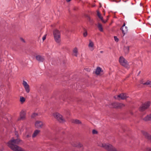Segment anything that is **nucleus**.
Returning a JSON list of instances; mask_svg holds the SVG:
<instances>
[{"mask_svg": "<svg viewBox=\"0 0 151 151\" xmlns=\"http://www.w3.org/2000/svg\"><path fill=\"white\" fill-rule=\"evenodd\" d=\"M89 18V20L90 21V18Z\"/></svg>", "mask_w": 151, "mask_h": 151, "instance_id": "39", "label": "nucleus"}, {"mask_svg": "<svg viewBox=\"0 0 151 151\" xmlns=\"http://www.w3.org/2000/svg\"><path fill=\"white\" fill-rule=\"evenodd\" d=\"M40 132V131L39 130L36 129L35 130L32 135V137L34 138L36 137L39 134Z\"/></svg>", "mask_w": 151, "mask_h": 151, "instance_id": "16", "label": "nucleus"}, {"mask_svg": "<svg viewBox=\"0 0 151 151\" xmlns=\"http://www.w3.org/2000/svg\"><path fill=\"white\" fill-rule=\"evenodd\" d=\"M119 61L121 65L125 67L126 68H129V66L127 61L122 56L120 57Z\"/></svg>", "mask_w": 151, "mask_h": 151, "instance_id": "5", "label": "nucleus"}, {"mask_svg": "<svg viewBox=\"0 0 151 151\" xmlns=\"http://www.w3.org/2000/svg\"><path fill=\"white\" fill-rule=\"evenodd\" d=\"M101 147H104L108 151H117V150L111 145L108 143H101L98 144Z\"/></svg>", "mask_w": 151, "mask_h": 151, "instance_id": "2", "label": "nucleus"}, {"mask_svg": "<svg viewBox=\"0 0 151 151\" xmlns=\"http://www.w3.org/2000/svg\"><path fill=\"white\" fill-rule=\"evenodd\" d=\"M89 44L88 45V47L90 48H92L94 46V43L91 40H89Z\"/></svg>", "mask_w": 151, "mask_h": 151, "instance_id": "21", "label": "nucleus"}, {"mask_svg": "<svg viewBox=\"0 0 151 151\" xmlns=\"http://www.w3.org/2000/svg\"><path fill=\"white\" fill-rule=\"evenodd\" d=\"M44 125V123L42 121L37 120L35 121V127L37 129L42 128Z\"/></svg>", "mask_w": 151, "mask_h": 151, "instance_id": "7", "label": "nucleus"}, {"mask_svg": "<svg viewBox=\"0 0 151 151\" xmlns=\"http://www.w3.org/2000/svg\"><path fill=\"white\" fill-rule=\"evenodd\" d=\"M149 106V104H141L139 109L140 111H143L148 108Z\"/></svg>", "mask_w": 151, "mask_h": 151, "instance_id": "9", "label": "nucleus"}, {"mask_svg": "<svg viewBox=\"0 0 151 151\" xmlns=\"http://www.w3.org/2000/svg\"><path fill=\"white\" fill-rule=\"evenodd\" d=\"M122 33H123V36H124L125 33L127 31V27L125 26V24L124 23L121 28Z\"/></svg>", "mask_w": 151, "mask_h": 151, "instance_id": "11", "label": "nucleus"}, {"mask_svg": "<svg viewBox=\"0 0 151 151\" xmlns=\"http://www.w3.org/2000/svg\"><path fill=\"white\" fill-rule=\"evenodd\" d=\"M73 55L76 57L77 56L78 53V49L76 47H75L73 50Z\"/></svg>", "mask_w": 151, "mask_h": 151, "instance_id": "17", "label": "nucleus"}, {"mask_svg": "<svg viewBox=\"0 0 151 151\" xmlns=\"http://www.w3.org/2000/svg\"><path fill=\"white\" fill-rule=\"evenodd\" d=\"M124 51L125 53L127 54L129 52V47H127L124 48Z\"/></svg>", "mask_w": 151, "mask_h": 151, "instance_id": "24", "label": "nucleus"}, {"mask_svg": "<svg viewBox=\"0 0 151 151\" xmlns=\"http://www.w3.org/2000/svg\"><path fill=\"white\" fill-rule=\"evenodd\" d=\"M98 27L99 30L101 32H103V30L101 24L98 23L97 26Z\"/></svg>", "mask_w": 151, "mask_h": 151, "instance_id": "20", "label": "nucleus"}, {"mask_svg": "<svg viewBox=\"0 0 151 151\" xmlns=\"http://www.w3.org/2000/svg\"><path fill=\"white\" fill-rule=\"evenodd\" d=\"M75 146L76 147H82L83 145L81 143L79 142L78 143L77 145H75Z\"/></svg>", "mask_w": 151, "mask_h": 151, "instance_id": "26", "label": "nucleus"}, {"mask_svg": "<svg viewBox=\"0 0 151 151\" xmlns=\"http://www.w3.org/2000/svg\"><path fill=\"white\" fill-rule=\"evenodd\" d=\"M143 120L145 121H148L151 120V113L147 115L143 119Z\"/></svg>", "mask_w": 151, "mask_h": 151, "instance_id": "15", "label": "nucleus"}, {"mask_svg": "<svg viewBox=\"0 0 151 151\" xmlns=\"http://www.w3.org/2000/svg\"><path fill=\"white\" fill-rule=\"evenodd\" d=\"M53 35L55 40L57 43H59L60 41V34L59 31L57 29L53 31Z\"/></svg>", "mask_w": 151, "mask_h": 151, "instance_id": "4", "label": "nucleus"}, {"mask_svg": "<svg viewBox=\"0 0 151 151\" xmlns=\"http://www.w3.org/2000/svg\"><path fill=\"white\" fill-rule=\"evenodd\" d=\"M110 107L116 109H120L124 106L123 104H110Z\"/></svg>", "mask_w": 151, "mask_h": 151, "instance_id": "12", "label": "nucleus"}, {"mask_svg": "<svg viewBox=\"0 0 151 151\" xmlns=\"http://www.w3.org/2000/svg\"><path fill=\"white\" fill-rule=\"evenodd\" d=\"M127 96L125 93H122L118 95L115 96H114V98L118 100H124L126 99Z\"/></svg>", "mask_w": 151, "mask_h": 151, "instance_id": "6", "label": "nucleus"}, {"mask_svg": "<svg viewBox=\"0 0 151 151\" xmlns=\"http://www.w3.org/2000/svg\"><path fill=\"white\" fill-rule=\"evenodd\" d=\"M72 122L73 123L77 124H80L81 123V121L77 119L73 120L72 121Z\"/></svg>", "mask_w": 151, "mask_h": 151, "instance_id": "19", "label": "nucleus"}, {"mask_svg": "<svg viewBox=\"0 0 151 151\" xmlns=\"http://www.w3.org/2000/svg\"><path fill=\"white\" fill-rule=\"evenodd\" d=\"M53 116L54 118L60 123H63L65 121L63 116L58 112H55L53 113Z\"/></svg>", "mask_w": 151, "mask_h": 151, "instance_id": "3", "label": "nucleus"}, {"mask_svg": "<svg viewBox=\"0 0 151 151\" xmlns=\"http://www.w3.org/2000/svg\"><path fill=\"white\" fill-rule=\"evenodd\" d=\"M151 103V102L150 101H148L146 104H150Z\"/></svg>", "mask_w": 151, "mask_h": 151, "instance_id": "35", "label": "nucleus"}, {"mask_svg": "<svg viewBox=\"0 0 151 151\" xmlns=\"http://www.w3.org/2000/svg\"><path fill=\"white\" fill-rule=\"evenodd\" d=\"M146 150L147 151H151V148L147 147L146 148Z\"/></svg>", "mask_w": 151, "mask_h": 151, "instance_id": "32", "label": "nucleus"}, {"mask_svg": "<svg viewBox=\"0 0 151 151\" xmlns=\"http://www.w3.org/2000/svg\"><path fill=\"white\" fill-rule=\"evenodd\" d=\"M67 2H70L71 0H66Z\"/></svg>", "mask_w": 151, "mask_h": 151, "instance_id": "36", "label": "nucleus"}, {"mask_svg": "<svg viewBox=\"0 0 151 151\" xmlns=\"http://www.w3.org/2000/svg\"><path fill=\"white\" fill-rule=\"evenodd\" d=\"M93 49L91 48V51H93Z\"/></svg>", "mask_w": 151, "mask_h": 151, "instance_id": "37", "label": "nucleus"}, {"mask_svg": "<svg viewBox=\"0 0 151 151\" xmlns=\"http://www.w3.org/2000/svg\"><path fill=\"white\" fill-rule=\"evenodd\" d=\"M26 112L25 111L22 110L20 114L19 119L24 120L25 119Z\"/></svg>", "mask_w": 151, "mask_h": 151, "instance_id": "10", "label": "nucleus"}, {"mask_svg": "<svg viewBox=\"0 0 151 151\" xmlns=\"http://www.w3.org/2000/svg\"><path fill=\"white\" fill-rule=\"evenodd\" d=\"M145 82H144V80L143 79H142L140 81V83L141 84H143L144 85V83H145Z\"/></svg>", "mask_w": 151, "mask_h": 151, "instance_id": "31", "label": "nucleus"}, {"mask_svg": "<svg viewBox=\"0 0 151 151\" xmlns=\"http://www.w3.org/2000/svg\"><path fill=\"white\" fill-rule=\"evenodd\" d=\"M25 100L24 98L23 97H20V101L22 103Z\"/></svg>", "mask_w": 151, "mask_h": 151, "instance_id": "27", "label": "nucleus"}, {"mask_svg": "<svg viewBox=\"0 0 151 151\" xmlns=\"http://www.w3.org/2000/svg\"><path fill=\"white\" fill-rule=\"evenodd\" d=\"M36 60L40 62H43L45 60V58L43 56L40 55H37L36 56Z\"/></svg>", "mask_w": 151, "mask_h": 151, "instance_id": "13", "label": "nucleus"}, {"mask_svg": "<svg viewBox=\"0 0 151 151\" xmlns=\"http://www.w3.org/2000/svg\"><path fill=\"white\" fill-rule=\"evenodd\" d=\"M46 36V35H45L44 36H43V37H42V40L43 41H44V40H45V39Z\"/></svg>", "mask_w": 151, "mask_h": 151, "instance_id": "34", "label": "nucleus"}, {"mask_svg": "<svg viewBox=\"0 0 151 151\" xmlns=\"http://www.w3.org/2000/svg\"><path fill=\"white\" fill-rule=\"evenodd\" d=\"M37 115L38 114L37 113H34L32 114L31 117L32 118H34L35 117L37 116Z\"/></svg>", "mask_w": 151, "mask_h": 151, "instance_id": "25", "label": "nucleus"}, {"mask_svg": "<svg viewBox=\"0 0 151 151\" xmlns=\"http://www.w3.org/2000/svg\"><path fill=\"white\" fill-rule=\"evenodd\" d=\"M83 36L84 37H86L87 35V32L85 30H84V32L83 33Z\"/></svg>", "mask_w": 151, "mask_h": 151, "instance_id": "28", "label": "nucleus"}, {"mask_svg": "<svg viewBox=\"0 0 151 151\" xmlns=\"http://www.w3.org/2000/svg\"><path fill=\"white\" fill-rule=\"evenodd\" d=\"M97 132L96 130L93 129L92 131V133L93 134H97Z\"/></svg>", "mask_w": 151, "mask_h": 151, "instance_id": "30", "label": "nucleus"}, {"mask_svg": "<svg viewBox=\"0 0 151 151\" xmlns=\"http://www.w3.org/2000/svg\"><path fill=\"white\" fill-rule=\"evenodd\" d=\"M142 134H143L148 139L151 140V135H149L147 132L142 131Z\"/></svg>", "mask_w": 151, "mask_h": 151, "instance_id": "14", "label": "nucleus"}, {"mask_svg": "<svg viewBox=\"0 0 151 151\" xmlns=\"http://www.w3.org/2000/svg\"><path fill=\"white\" fill-rule=\"evenodd\" d=\"M25 137H26L27 138H29L30 137L31 135H29V134H26L25 135Z\"/></svg>", "mask_w": 151, "mask_h": 151, "instance_id": "33", "label": "nucleus"}, {"mask_svg": "<svg viewBox=\"0 0 151 151\" xmlns=\"http://www.w3.org/2000/svg\"><path fill=\"white\" fill-rule=\"evenodd\" d=\"M114 38L115 41L116 42H118L119 40V39L116 36H114Z\"/></svg>", "mask_w": 151, "mask_h": 151, "instance_id": "29", "label": "nucleus"}, {"mask_svg": "<svg viewBox=\"0 0 151 151\" xmlns=\"http://www.w3.org/2000/svg\"><path fill=\"white\" fill-rule=\"evenodd\" d=\"M97 15L101 19L102 21L104 23H105L106 22L104 21L103 19V17L101 16L99 12H97Z\"/></svg>", "mask_w": 151, "mask_h": 151, "instance_id": "22", "label": "nucleus"}, {"mask_svg": "<svg viewBox=\"0 0 151 151\" xmlns=\"http://www.w3.org/2000/svg\"><path fill=\"white\" fill-rule=\"evenodd\" d=\"M102 51H101V52L102 53Z\"/></svg>", "mask_w": 151, "mask_h": 151, "instance_id": "40", "label": "nucleus"}, {"mask_svg": "<svg viewBox=\"0 0 151 151\" xmlns=\"http://www.w3.org/2000/svg\"><path fill=\"white\" fill-rule=\"evenodd\" d=\"M22 84L26 92L27 93H29L30 91V87L27 82L24 80L23 81Z\"/></svg>", "mask_w": 151, "mask_h": 151, "instance_id": "8", "label": "nucleus"}, {"mask_svg": "<svg viewBox=\"0 0 151 151\" xmlns=\"http://www.w3.org/2000/svg\"><path fill=\"white\" fill-rule=\"evenodd\" d=\"M101 71V68L99 67H98L96 69L95 71V73L96 75H99Z\"/></svg>", "mask_w": 151, "mask_h": 151, "instance_id": "18", "label": "nucleus"}, {"mask_svg": "<svg viewBox=\"0 0 151 151\" xmlns=\"http://www.w3.org/2000/svg\"><path fill=\"white\" fill-rule=\"evenodd\" d=\"M22 140L19 138H13L8 143V146L14 151H26L16 145H19Z\"/></svg>", "mask_w": 151, "mask_h": 151, "instance_id": "1", "label": "nucleus"}, {"mask_svg": "<svg viewBox=\"0 0 151 151\" xmlns=\"http://www.w3.org/2000/svg\"><path fill=\"white\" fill-rule=\"evenodd\" d=\"M144 85H149L151 87V81H147L145 83H144Z\"/></svg>", "mask_w": 151, "mask_h": 151, "instance_id": "23", "label": "nucleus"}, {"mask_svg": "<svg viewBox=\"0 0 151 151\" xmlns=\"http://www.w3.org/2000/svg\"><path fill=\"white\" fill-rule=\"evenodd\" d=\"M140 5L141 6H142V4L141 3H140Z\"/></svg>", "mask_w": 151, "mask_h": 151, "instance_id": "38", "label": "nucleus"}]
</instances>
